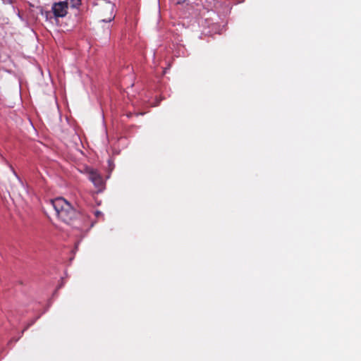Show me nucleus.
<instances>
[{"label":"nucleus","mask_w":361,"mask_h":361,"mask_svg":"<svg viewBox=\"0 0 361 361\" xmlns=\"http://www.w3.org/2000/svg\"><path fill=\"white\" fill-rule=\"evenodd\" d=\"M51 204L59 219L75 228L81 229L88 222L89 217L83 213L75 211L63 197L52 200Z\"/></svg>","instance_id":"f257e3e1"},{"label":"nucleus","mask_w":361,"mask_h":361,"mask_svg":"<svg viewBox=\"0 0 361 361\" xmlns=\"http://www.w3.org/2000/svg\"><path fill=\"white\" fill-rule=\"evenodd\" d=\"M99 17L101 21L108 23L113 20L115 18L114 14V4L110 2L105 3L99 8Z\"/></svg>","instance_id":"f03ea898"},{"label":"nucleus","mask_w":361,"mask_h":361,"mask_svg":"<svg viewBox=\"0 0 361 361\" xmlns=\"http://www.w3.org/2000/svg\"><path fill=\"white\" fill-rule=\"evenodd\" d=\"M68 2L60 1L54 4L52 11L56 18L64 17L67 14Z\"/></svg>","instance_id":"7ed1b4c3"},{"label":"nucleus","mask_w":361,"mask_h":361,"mask_svg":"<svg viewBox=\"0 0 361 361\" xmlns=\"http://www.w3.org/2000/svg\"><path fill=\"white\" fill-rule=\"evenodd\" d=\"M88 178L92 183L97 186L100 187L103 184L102 176L97 173V171L93 169L88 170Z\"/></svg>","instance_id":"20e7f679"},{"label":"nucleus","mask_w":361,"mask_h":361,"mask_svg":"<svg viewBox=\"0 0 361 361\" xmlns=\"http://www.w3.org/2000/svg\"><path fill=\"white\" fill-rule=\"evenodd\" d=\"M171 1L174 4H183L185 0H171Z\"/></svg>","instance_id":"39448f33"},{"label":"nucleus","mask_w":361,"mask_h":361,"mask_svg":"<svg viewBox=\"0 0 361 361\" xmlns=\"http://www.w3.org/2000/svg\"><path fill=\"white\" fill-rule=\"evenodd\" d=\"M71 1H73V6L75 7L76 6L80 4V0H71Z\"/></svg>","instance_id":"423d86ee"},{"label":"nucleus","mask_w":361,"mask_h":361,"mask_svg":"<svg viewBox=\"0 0 361 361\" xmlns=\"http://www.w3.org/2000/svg\"><path fill=\"white\" fill-rule=\"evenodd\" d=\"M100 214H102V212H101L97 211V212H95V215H96L97 216H99V215H100Z\"/></svg>","instance_id":"0eeeda50"}]
</instances>
